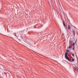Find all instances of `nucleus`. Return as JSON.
<instances>
[{"mask_svg": "<svg viewBox=\"0 0 78 78\" xmlns=\"http://www.w3.org/2000/svg\"><path fill=\"white\" fill-rule=\"evenodd\" d=\"M67 54L68 53L67 52L66 53L65 55V58L66 59L68 60V61L69 62H71L72 61L74 62V61H75V59L74 58H72V60L70 59V58H69L67 56Z\"/></svg>", "mask_w": 78, "mask_h": 78, "instance_id": "f257e3e1", "label": "nucleus"}, {"mask_svg": "<svg viewBox=\"0 0 78 78\" xmlns=\"http://www.w3.org/2000/svg\"><path fill=\"white\" fill-rule=\"evenodd\" d=\"M74 68L75 70L76 71V72H77V73H78V68L77 67H75Z\"/></svg>", "mask_w": 78, "mask_h": 78, "instance_id": "f03ea898", "label": "nucleus"}, {"mask_svg": "<svg viewBox=\"0 0 78 78\" xmlns=\"http://www.w3.org/2000/svg\"><path fill=\"white\" fill-rule=\"evenodd\" d=\"M38 25V24H37V25H36L34 27V28H39V27H37V26Z\"/></svg>", "mask_w": 78, "mask_h": 78, "instance_id": "7ed1b4c3", "label": "nucleus"}, {"mask_svg": "<svg viewBox=\"0 0 78 78\" xmlns=\"http://www.w3.org/2000/svg\"><path fill=\"white\" fill-rule=\"evenodd\" d=\"M62 22L64 27H66V24H65V22L64 21H63Z\"/></svg>", "mask_w": 78, "mask_h": 78, "instance_id": "20e7f679", "label": "nucleus"}, {"mask_svg": "<svg viewBox=\"0 0 78 78\" xmlns=\"http://www.w3.org/2000/svg\"><path fill=\"white\" fill-rule=\"evenodd\" d=\"M68 30H70L71 29V27H70V26H69V25H68Z\"/></svg>", "mask_w": 78, "mask_h": 78, "instance_id": "39448f33", "label": "nucleus"}, {"mask_svg": "<svg viewBox=\"0 0 78 78\" xmlns=\"http://www.w3.org/2000/svg\"><path fill=\"white\" fill-rule=\"evenodd\" d=\"M69 45H71L72 44V41H71V40H69Z\"/></svg>", "mask_w": 78, "mask_h": 78, "instance_id": "423d86ee", "label": "nucleus"}, {"mask_svg": "<svg viewBox=\"0 0 78 78\" xmlns=\"http://www.w3.org/2000/svg\"><path fill=\"white\" fill-rule=\"evenodd\" d=\"M70 50H67V49L66 50V52H65V55L66 53L67 52V53H68V51H69Z\"/></svg>", "mask_w": 78, "mask_h": 78, "instance_id": "0eeeda50", "label": "nucleus"}, {"mask_svg": "<svg viewBox=\"0 0 78 78\" xmlns=\"http://www.w3.org/2000/svg\"><path fill=\"white\" fill-rule=\"evenodd\" d=\"M73 34L74 35V36H75V31L73 30Z\"/></svg>", "mask_w": 78, "mask_h": 78, "instance_id": "6e6552de", "label": "nucleus"}, {"mask_svg": "<svg viewBox=\"0 0 78 78\" xmlns=\"http://www.w3.org/2000/svg\"><path fill=\"white\" fill-rule=\"evenodd\" d=\"M72 48V47H71V46H70V45L68 47V48L69 49H70V48Z\"/></svg>", "mask_w": 78, "mask_h": 78, "instance_id": "1a4fd4ad", "label": "nucleus"}, {"mask_svg": "<svg viewBox=\"0 0 78 78\" xmlns=\"http://www.w3.org/2000/svg\"><path fill=\"white\" fill-rule=\"evenodd\" d=\"M73 47H74V46L75 45V43H73Z\"/></svg>", "mask_w": 78, "mask_h": 78, "instance_id": "9d476101", "label": "nucleus"}, {"mask_svg": "<svg viewBox=\"0 0 78 78\" xmlns=\"http://www.w3.org/2000/svg\"><path fill=\"white\" fill-rule=\"evenodd\" d=\"M72 55L73 56V57H74V54H72Z\"/></svg>", "mask_w": 78, "mask_h": 78, "instance_id": "9b49d317", "label": "nucleus"}, {"mask_svg": "<svg viewBox=\"0 0 78 78\" xmlns=\"http://www.w3.org/2000/svg\"><path fill=\"white\" fill-rule=\"evenodd\" d=\"M73 50H74V47H73Z\"/></svg>", "mask_w": 78, "mask_h": 78, "instance_id": "f8f14e48", "label": "nucleus"}, {"mask_svg": "<svg viewBox=\"0 0 78 78\" xmlns=\"http://www.w3.org/2000/svg\"><path fill=\"white\" fill-rule=\"evenodd\" d=\"M75 44H76V41H75Z\"/></svg>", "mask_w": 78, "mask_h": 78, "instance_id": "ddd939ff", "label": "nucleus"}, {"mask_svg": "<svg viewBox=\"0 0 78 78\" xmlns=\"http://www.w3.org/2000/svg\"><path fill=\"white\" fill-rule=\"evenodd\" d=\"M66 29H67V27H66Z\"/></svg>", "mask_w": 78, "mask_h": 78, "instance_id": "4468645a", "label": "nucleus"}]
</instances>
